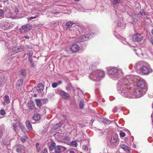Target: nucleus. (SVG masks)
Instances as JSON below:
<instances>
[{
    "label": "nucleus",
    "instance_id": "nucleus-1",
    "mask_svg": "<svg viewBox=\"0 0 153 153\" xmlns=\"http://www.w3.org/2000/svg\"><path fill=\"white\" fill-rule=\"evenodd\" d=\"M134 77L133 76L128 75L119 81L117 89L119 93L123 97L132 98H138L145 94L144 91H142L139 88L133 89L130 87L129 85L132 83L133 81H135L136 78H139L138 76H135L133 79Z\"/></svg>",
    "mask_w": 153,
    "mask_h": 153
},
{
    "label": "nucleus",
    "instance_id": "nucleus-2",
    "mask_svg": "<svg viewBox=\"0 0 153 153\" xmlns=\"http://www.w3.org/2000/svg\"><path fill=\"white\" fill-rule=\"evenodd\" d=\"M136 70L144 74H148L149 73V67L148 64L143 61H140L137 63L135 65Z\"/></svg>",
    "mask_w": 153,
    "mask_h": 153
},
{
    "label": "nucleus",
    "instance_id": "nucleus-3",
    "mask_svg": "<svg viewBox=\"0 0 153 153\" xmlns=\"http://www.w3.org/2000/svg\"><path fill=\"white\" fill-rule=\"evenodd\" d=\"M105 72L100 70H97L93 71L90 75V78L95 81H98L100 78L103 77L105 76Z\"/></svg>",
    "mask_w": 153,
    "mask_h": 153
},
{
    "label": "nucleus",
    "instance_id": "nucleus-4",
    "mask_svg": "<svg viewBox=\"0 0 153 153\" xmlns=\"http://www.w3.org/2000/svg\"><path fill=\"white\" fill-rule=\"evenodd\" d=\"M131 75L134 76L133 79H134L135 76H138L139 77V78H136V79H135V81L133 80L132 82V83L134 82H136L137 81V80L138 81L137 84V88H139L142 90L144 89L146 91L148 87L146 81L143 79H139L140 78L138 76Z\"/></svg>",
    "mask_w": 153,
    "mask_h": 153
},
{
    "label": "nucleus",
    "instance_id": "nucleus-5",
    "mask_svg": "<svg viewBox=\"0 0 153 153\" xmlns=\"http://www.w3.org/2000/svg\"><path fill=\"white\" fill-rule=\"evenodd\" d=\"M108 72L110 74L114 76V79L119 78L120 75L123 74V73L121 70H118L116 67L110 68Z\"/></svg>",
    "mask_w": 153,
    "mask_h": 153
},
{
    "label": "nucleus",
    "instance_id": "nucleus-6",
    "mask_svg": "<svg viewBox=\"0 0 153 153\" xmlns=\"http://www.w3.org/2000/svg\"><path fill=\"white\" fill-rule=\"evenodd\" d=\"M56 92L57 94L61 95L64 99L67 100L70 97V96L68 93L62 90L58 89L56 91Z\"/></svg>",
    "mask_w": 153,
    "mask_h": 153
},
{
    "label": "nucleus",
    "instance_id": "nucleus-7",
    "mask_svg": "<svg viewBox=\"0 0 153 153\" xmlns=\"http://www.w3.org/2000/svg\"><path fill=\"white\" fill-rule=\"evenodd\" d=\"M0 26L1 28L4 30L7 29L9 27V25L7 21L5 19H2L0 22Z\"/></svg>",
    "mask_w": 153,
    "mask_h": 153
},
{
    "label": "nucleus",
    "instance_id": "nucleus-8",
    "mask_svg": "<svg viewBox=\"0 0 153 153\" xmlns=\"http://www.w3.org/2000/svg\"><path fill=\"white\" fill-rule=\"evenodd\" d=\"M143 39V36L140 34L137 33L135 34L132 37V40L134 42H139Z\"/></svg>",
    "mask_w": 153,
    "mask_h": 153
},
{
    "label": "nucleus",
    "instance_id": "nucleus-9",
    "mask_svg": "<svg viewBox=\"0 0 153 153\" xmlns=\"http://www.w3.org/2000/svg\"><path fill=\"white\" fill-rule=\"evenodd\" d=\"M66 150V148L63 146L58 145L55 147V151L60 152L62 153Z\"/></svg>",
    "mask_w": 153,
    "mask_h": 153
},
{
    "label": "nucleus",
    "instance_id": "nucleus-10",
    "mask_svg": "<svg viewBox=\"0 0 153 153\" xmlns=\"http://www.w3.org/2000/svg\"><path fill=\"white\" fill-rule=\"evenodd\" d=\"M93 33L89 34H87L85 36H82L79 37L80 42H82L84 41L87 40L90 38H91L93 35Z\"/></svg>",
    "mask_w": 153,
    "mask_h": 153
},
{
    "label": "nucleus",
    "instance_id": "nucleus-11",
    "mask_svg": "<svg viewBox=\"0 0 153 153\" xmlns=\"http://www.w3.org/2000/svg\"><path fill=\"white\" fill-rule=\"evenodd\" d=\"M32 27V25L30 24H28L22 26L21 28V30H24L25 32H27Z\"/></svg>",
    "mask_w": 153,
    "mask_h": 153
},
{
    "label": "nucleus",
    "instance_id": "nucleus-12",
    "mask_svg": "<svg viewBox=\"0 0 153 153\" xmlns=\"http://www.w3.org/2000/svg\"><path fill=\"white\" fill-rule=\"evenodd\" d=\"M27 106L29 108L30 111L33 110L35 107L34 103L32 101H30L28 102L27 104Z\"/></svg>",
    "mask_w": 153,
    "mask_h": 153
},
{
    "label": "nucleus",
    "instance_id": "nucleus-13",
    "mask_svg": "<svg viewBox=\"0 0 153 153\" xmlns=\"http://www.w3.org/2000/svg\"><path fill=\"white\" fill-rule=\"evenodd\" d=\"M79 46L76 44L73 45L70 48V49L73 53L77 52L79 49Z\"/></svg>",
    "mask_w": 153,
    "mask_h": 153
},
{
    "label": "nucleus",
    "instance_id": "nucleus-14",
    "mask_svg": "<svg viewBox=\"0 0 153 153\" xmlns=\"http://www.w3.org/2000/svg\"><path fill=\"white\" fill-rule=\"evenodd\" d=\"M44 89V86L42 83L39 84L36 88V90L39 93H41Z\"/></svg>",
    "mask_w": 153,
    "mask_h": 153
},
{
    "label": "nucleus",
    "instance_id": "nucleus-15",
    "mask_svg": "<svg viewBox=\"0 0 153 153\" xmlns=\"http://www.w3.org/2000/svg\"><path fill=\"white\" fill-rule=\"evenodd\" d=\"M3 99L4 101L3 104L4 105L8 104L10 103L9 97L8 96L5 95L4 96Z\"/></svg>",
    "mask_w": 153,
    "mask_h": 153
},
{
    "label": "nucleus",
    "instance_id": "nucleus-16",
    "mask_svg": "<svg viewBox=\"0 0 153 153\" xmlns=\"http://www.w3.org/2000/svg\"><path fill=\"white\" fill-rule=\"evenodd\" d=\"M120 148L124 149L126 152L128 153L130 152V149L126 145L124 144H120Z\"/></svg>",
    "mask_w": 153,
    "mask_h": 153
},
{
    "label": "nucleus",
    "instance_id": "nucleus-17",
    "mask_svg": "<svg viewBox=\"0 0 153 153\" xmlns=\"http://www.w3.org/2000/svg\"><path fill=\"white\" fill-rule=\"evenodd\" d=\"M23 47L22 46H20L19 48H14L12 49V51L14 52L17 53L18 52H21L23 51Z\"/></svg>",
    "mask_w": 153,
    "mask_h": 153
},
{
    "label": "nucleus",
    "instance_id": "nucleus-18",
    "mask_svg": "<svg viewBox=\"0 0 153 153\" xmlns=\"http://www.w3.org/2000/svg\"><path fill=\"white\" fill-rule=\"evenodd\" d=\"M118 139V136L117 135L115 134L111 137V139L110 140V142L112 143H114L117 141Z\"/></svg>",
    "mask_w": 153,
    "mask_h": 153
},
{
    "label": "nucleus",
    "instance_id": "nucleus-19",
    "mask_svg": "<svg viewBox=\"0 0 153 153\" xmlns=\"http://www.w3.org/2000/svg\"><path fill=\"white\" fill-rule=\"evenodd\" d=\"M33 118L36 121H39L41 119V115L38 113L34 114L33 116Z\"/></svg>",
    "mask_w": 153,
    "mask_h": 153
},
{
    "label": "nucleus",
    "instance_id": "nucleus-20",
    "mask_svg": "<svg viewBox=\"0 0 153 153\" xmlns=\"http://www.w3.org/2000/svg\"><path fill=\"white\" fill-rule=\"evenodd\" d=\"M26 126L27 129L29 131H31L32 130V125L30 121L27 120L25 122Z\"/></svg>",
    "mask_w": 153,
    "mask_h": 153
},
{
    "label": "nucleus",
    "instance_id": "nucleus-21",
    "mask_svg": "<svg viewBox=\"0 0 153 153\" xmlns=\"http://www.w3.org/2000/svg\"><path fill=\"white\" fill-rule=\"evenodd\" d=\"M62 124L63 123L62 122H59V123H58L53 126V128L54 130L60 128V127L62 126Z\"/></svg>",
    "mask_w": 153,
    "mask_h": 153
},
{
    "label": "nucleus",
    "instance_id": "nucleus-22",
    "mask_svg": "<svg viewBox=\"0 0 153 153\" xmlns=\"http://www.w3.org/2000/svg\"><path fill=\"white\" fill-rule=\"evenodd\" d=\"M35 101L37 107H40L42 106V103L40 99H36L35 100Z\"/></svg>",
    "mask_w": 153,
    "mask_h": 153
},
{
    "label": "nucleus",
    "instance_id": "nucleus-23",
    "mask_svg": "<svg viewBox=\"0 0 153 153\" xmlns=\"http://www.w3.org/2000/svg\"><path fill=\"white\" fill-rule=\"evenodd\" d=\"M134 51L135 52L136 54L138 56L140 53H141L140 49L137 47L134 48Z\"/></svg>",
    "mask_w": 153,
    "mask_h": 153
},
{
    "label": "nucleus",
    "instance_id": "nucleus-24",
    "mask_svg": "<svg viewBox=\"0 0 153 153\" xmlns=\"http://www.w3.org/2000/svg\"><path fill=\"white\" fill-rule=\"evenodd\" d=\"M66 89L67 90H73L74 91V89L72 87V85L71 83H69L68 85V86L66 87Z\"/></svg>",
    "mask_w": 153,
    "mask_h": 153
},
{
    "label": "nucleus",
    "instance_id": "nucleus-25",
    "mask_svg": "<svg viewBox=\"0 0 153 153\" xmlns=\"http://www.w3.org/2000/svg\"><path fill=\"white\" fill-rule=\"evenodd\" d=\"M36 151L37 152H40L41 150V146H39V143H36Z\"/></svg>",
    "mask_w": 153,
    "mask_h": 153
},
{
    "label": "nucleus",
    "instance_id": "nucleus-26",
    "mask_svg": "<svg viewBox=\"0 0 153 153\" xmlns=\"http://www.w3.org/2000/svg\"><path fill=\"white\" fill-rule=\"evenodd\" d=\"M23 81V80L22 79H20L18 80L16 86L18 87L22 86V85Z\"/></svg>",
    "mask_w": 153,
    "mask_h": 153
},
{
    "label": "nucleus",
    "instance_id": "nucleus-27",
    "mask_svg": "<svg viewBox=\"0 0 153 153\" xmlns=\"http://www.w3.org/2000/svg\"><path fill=\"white\" fill-rule=\"evenodd\" d=\"M62 83V82L61 81H59L57 83H53L52 85V86L53 88H56L59 85H60Z\"/></svg>",
    "mask_w": 153,
    "mask_h": 153
},
{
    "label": "nucleus",
    "instance_id": "nucleus-28",
    "mask_svg": "<svg viewBox=\"0 0 153 153\" xmlns=\"http://www.w3.org/2000/svg\"><path fill=\"white\" fill-rule=\"evenodd\" d=\"M20 73L21 75L23 76H25L26 75V71L25 69H22L20 71Z\"/></svg>",
    "mask_w": 153,
    "mask_h": 153
},
{
    "label": "nucleus",
    "instance_id": "nucleus-29",
    "mask_svg": "<svg viewBox=\"0 0 153 153\" xmlns=\"http://www.w3.org/2000/svg\"><path fill=\"white\" fill-rule=\"evenodd\" d=\"M55 144L54 143H52L50 144L49 146V149L51 150H52L55 147Z\"/></svg>",
    "mask_w": 153,
    "mask_h": 153
},
{
    "label": "nucleus",
    "instance_id": "nucleus-30",
    "mask_svg": "<svg viewBox=\"0 0 153 153\" xmlns=\"http://www.w3.org/2000/svg\"><path fill=\"white\" fill-rule=\"evenodd\" d=\"M19 125L18 124L16 123V124H13V129L16 132H17L18 131V126Z\"/></svg>",
    "mask_w": 153,
    "mask_h": 153
},
{
    "label": "nucleus",
    "instance_id": "nucleus-31",
    "mask_svg": "<svg viewBox=\"0 0 153 153\" xmlns=\"http://www.w3.org/2000/svg\"><path fill=\"white\" fill-rule=\"evenodd\" d=\"M73 24L74 22L73 21H68L66 23V25L67 27L69 28Z\"/></svg>",
    "mask_w": 153,
    "mask_h": 153
},
{
    "label": "nucleus",
    "instance_id": "nucleus-32",
    "mask_svg": "<svg viewBox=\"0 0 153 153\" xmlns=\"http://www.w3.org/2000/svg\"><path fill=\"white\" fill-rule=\"evenodd\" d=\"M38 16H39V15H38V13H36L35 14V16L28 17L27 18L28 20V21H29V20H31V19H34L38 17Z\"/></svg>",
    "mask_w": 153,
    "mask_h": 153
},
{
    "label": "nucleus",
    "instance_id": "nucleus-33",
    "mask_svg": "<svg viewBox=\"0 0 153 153\" xmlns=\"http://www.w3.org/2000/svg\"><path fill=\"white\" fill-rule=\"evenodd\" d=\"M84 105V102L83 101H81L79 103V108L81 109H82L83 108V107Z\"/></svg>",
    "mask_w": 153,
    "mask_h": 153
},
{
    "label": "nucleus",
    "instance_id": "nucleus-34",
    "mask_svg": "<svg viewBox=\"0 0 153 153\" xmlns=\"http://www.w3.org/2000/svg\"><path fill=\"white\" fill-rule=\"evenodd\" d=\"M139 13L142 16H145L146 15V14L144 11L143 9H141Z\"/></svg>",
    "mask_w": 153,
    "mask_h": 153
},
{
    "label": "nucleus",
    "instance_id": "nucleus-35",
    "mask_svg": "<svg viewBox=\"0 0 153 153\" xmlns=\"http://www.w3.org/2000/svg\"><path fill=\"white\" fill-rule=\"evenodd\" d=\"M16 151L18 153H21L20 152H22V153H25V151L24 150L19 148H17L16 149Z\"/></svg>",
    "mask_w": 153,
    "mask_h": 153
},
{
    "label": "nucleus",
    "instance_id": "nucleus-36",
    "mask_svg": "<svg viewBox=\"0 0 153 153\" xmlns=\"http://www.w3.org/2000/svg\"><path fill=\"white\" fill-rule=\"evenodd\" d=\"M77 143L75 141H73L71 143V145L74 147L77 146Z\"/></svg>",
    "mask_w": 153,
    "mask_h": 153
},
{
    "label": "nucleus",
    "instance_id": "nucleus-37",
    "mask_svg": "<svg viewBox=\"0 0 153 153\" xmlns=\"http://www.w3.org/2000/svg\"><path fill=\"white\" fill-rule=\"evenodd\" d=\"M121 0H114L113 1V4L114 5L119 4Z\"/></svg>",
    "mask_w": 153,
    "mask_h": 153
},
{
    "label": "nucleus",
    "instance_id": "nucleus-38",
    "mask_svg": "<svg viewBox=\"0 0 153 153\" xmlns=\"http://www.w3.org/2000/svg\"><path fill=\"white\" fill-rule=\"evenodd\" d=\"M27 139V137L26 135H25L24 138H21V141L22 143H24Z\"/></svg>",
    "mask_w": 153,
    "mask_h": 153
},
{
    "label": "nucleus",
    "instance_id": "nucleus-39",
    "mask_svg": "<svg viewBox=\"0 0 153 153\" xmlns=\"http://www.w3.org/2000/svg\"><path fill=\"white\" fill-rule=\"evenodd\" d=\"M120 137H124L126 135L125 133H124V132H123L122 131H120Z\"/></svg>",
    "mask_w": 153,
    "mask_h": 153
},
{
    "label": "nucleus",
    "instance_id": "nucleus-40",
    "mask_svg": "<svg viewBox=\"0 0 153 153\" xmlns=\"http://www.w3.org/2000/svg\"><path fill=\"white\" fill-rule=\"evenodd\" d=\"M5 111L3 109H2L0 111V114L4 116L5 114Z\"/></svg>",
    "mask_w": 153,
    "mask_h": 153
},
{
    "label": "nucleus",
    "instance_id": "nucleus-41",
    "mask_svg": "<svg viewBox=\"0 0 153 153\" xmlns=\"http://www.w3.org/2000/svg\"><path fill=\"white\" fill-rule=\"evenodd\" d=\"M19 126V128L22 129V131L24 130L25 127L23 125H22V124L20 123Z\"/></svg>",
    "mask_w": 153,
    "mask_h": 153
},
{
    "label": "nucleus",
    "instance_id": "nucleus-42",
    "mask_svg": "<svg viewBox=\"0 0 153 153\" xmlns=\"http://www.w3.org/2000/svg\"><path fill=\"white\" fill-rule=\"evenodd\" d=\"M42 153H48V150L47 148H45L42 151Z\"/></svg>",
    "mask_w": 153,
    "mask_h": 153
},
{
    "label": "nucleus",
    "instance_id": "nucleus-43",
    "mask_svg": "<svg viewBox=\"0 0 153 153\" xmlns=\"http://www.w3.org/2000/svg\"><path fill=\"white\" fill-rule=\"evenodd\" d=\"M27 55L28 56V57H31L32 55V53L31 52L29 51V52L27 53Z\"/></svg>",
    "mask_w": 153,
    "mask_h": 153
},
{
    "label": "nucleus",
    "instance_id": "nucleus-44",
    "mask_svg": "<svg viewBox=\"0 0 153 153\" xmlns=\"http://www.w3.org/2000/svg\"><path fill=\"white\" fill-rule=\"evenodd\" d=\"M3 135L2 130L0 128V138L2 137Z\"/></svg>",
    "mask_w": 153,
    "mask_h": 153
},
{
    "label": "nucleus",
    "instance_id": "nucleus-45",
    "mask_svg": "<svg viewBox=\"0 0 153 153\" xmlns=\"http://www.w3.org/2000/svg\"><path fill=\"white\" fill-rule=\"evenodd\" d=\"M118 109V108L117 107H115L112 110L113 112H116Z\"/></svg>",
    "mask_w": 153,
    "mask_h": 153
},
{
    "label": "nucleus",
    "instance_id": "nucleus-46",
    "mask_svg": "<svg viewBox=\"0 0 153 153\" xmlns=\"http://www.w3.org/2000/svg\"><path fill=\"white\" fill-rule=\"evenodd\" d=\"M117 25L120 27H122L123 26V24L121 22H118L117 24Z\"/></svg>",
    "mask_w": 153,
    "mask_h": 153
},
{
    "label": "nucleus",
    "instance_id": "nucleus-47",
    "mask_svg": "<svg viewBox=\"0 0 153 153\" xmlns=\"http://www.w3.org/2000/svg\"><path fill=\"white\" fill-rule=\"evenodd\" d=\"M3 14H4V13H3V11L1 10H0V17L2 16H3Z\"/></svg>",
    "mask_w": 153,
    "mask_h": 153
},
{
    "label": "nucleus",
    "instance_id": "nucleus-48",
    "mask_svg": "<svg viewBox=\"0 0 153 153\" xmlns=\"http://www.w3.org/2000/svg\"><path fill=\"white\" fill-rule=\"evenodd\" d=\"M3 84V81L1 79H0V86H1Z\"/></svg>",
    "mask_w": 153,
    "mask_h": 153
},
{
    "label": "nucleus",
    "instance_id": "nucleus-49",
    "mask_svg": "<svg viewBox=\"0 0 153 153\" xmlns=\"http://www.w3.org/2000/svg\"><path fill=\"white\" fill-rule=\"evenodd\" d=\"M28 59L30 63H31L32 62H33L31 57H28Z\"/></svg>",
    "mask_w": 153,
    "mask_h": 153
},
{
    "label": "nucleus",
    "instance_id": "nucleus-50",
    "mask_svg": "<svg viewBox=\"0 0 153 153\" xmlns=\"http://www.w3.org/2000/svg\"><path fill=\"white\" fill-rule=\"evenodd\" d=\"M30 63V66L31 67H34V63L33 62H32L31 63Z\"/></svg>",
    "mask_w": 153,
    "mask_h": 153
},
{
    "label": "nucleus",
    "instance_id": "nucleus-51",
    "mask_svg": "<svg viewBox=\"0 0 153 153\" xmlns=\"http://www.w3.org/2000/svg\"><path fill=\"white\" fill-rule=\"evenodd\" d=\"M23 38L28 39H29L30 38V37L28 36H24Z\"/></svg>",
    "mask_w": 153,
    "mask_h": 153
},
{
    "label": "nucleus",
    "instance_id": "nucleus-52",
    "mask_svg": "<svg viewBox=\"0 0 153 153\" xmlns=\"http://www.w3.org/2000/svg\"><path fill=\"white\" fill-rule=\"evenodd\" d=\"M69 153H75L73 151H70L69 152Z\"/></svg>",
    "mask_w": 153,
    "mask_h": 153
},
{
    "label": "nucleus",
    "instance_id": "nucleus-53",
    "mask_svg": "<svg viewBox=\"0 0 153 153\" xmlns=\"http://www.w3.org/2000/svg\"><path fill=\"white\" fill-rule=\"evenodd\" d=\"M44 100L45 101H48V99L47 98H46L45 99H44Z\"/></svg>",
    "mask_w": 153,
    "mask_h": 153
},
{
    "label": "nucleus",
    "instance_id": "nucleus-54",
    "mask_svg": "<svg viewBox=\"0 0 153 153\" xmlns=\"http://www.w3.org/2000/svg\"><path fill=\"white\" fill-rule=\"evenodd\" d=\"M52 153H61L60 152H56V151H55L53 152Z\"/></svg>",
    "mask_w": 153,
    "mask_h": 153
},
{
    "label": "nucleus",
    "instance_id": "nucleus-55",
    "mask_svg": "<svg viewBox=\"0 0 153 153\" xmlns=\"http://www.w3.org/2000/svg\"><path fill=\"white\" fill-rule=\"evenodd\" d=\"M34 97H36V96H37L36 95V94H34Z\"/></svg>",
    "mask_w": 153,
    "mask_h": 153
},
{
    "label": "nucleus",
    "instance_id": "nucleus-56",
    "mask_svg": "<svg viewBox=\"0 0 153 153\" xmlns=\"http://www.w3.org/2000/svg\"><path fill=\"white\" fill-rule=\"evenodd\" d=\"M15 12H16V11L18 12V10L16 9H15Z\"/></svg>",
    "mask_w": 153,
    "mask_h": 153
},
{
    "label": "nucleus",
    "instance_id": "nucleus-57",
    "mask_svg": "<svg viewBox=\"0 0 153 153\" xmlns=\"http://www.w3.org/2000/svg\"><path fill=\"white\" fill-rule=\"evenodd\" d=\"M15 12H16V11L18 12V10L16 9H15Z\"/></svg>",
    "mask_w": 153,
    "mask_h": 153
},
{
    "label": "nucleus",
    "instance_id": "nucleus-58",
    "mask_svg": "<svg viewBox=\"0 0 153 153\" xmlns=\"http://www.w3.org/2000/svg\"><path fill=\"white\" fill-rule=\"evenodd\" d=\"M152 33L153 35V30H152Z\"/></svg>",
    "mask_w": 153,
    "mask_h": 153
},
{
    "label": "nucleus",
    "instance_id": "nucleus-59",
    "mask_svg": "<svg viewBox=\"0 0 153 153\" xmlns=\"http://www.w3.org/2000/svg\"><path fill=\"white\" fill-rule=\"evenodd\" d=\"M74 0L76 1H79V0Z\"/></svg>",
    "mask_w": 153,
    "mask_h": 153
},
{
    "label": "nucleus",
    "instance_id": "nucleus-60",
    "mask_svg": "<svg viewBox=\"0 0 153 153\" xmlns=\"http://www.w3.org/2000/svg\"><path fill=\"white\" fill-rule=\"evenodd\" d=\"M57 12H56L55 13V14H57Z\"/></svg>",
    "mask_w": 153,
    "mask_h": 153
},
{
    "label": "nucleus",
    "instance_id": "nucleus-61",
    "mask_svg": "<svg viewBox=\"0 0 153 153\" xmlns=\"http://www.w3.org/2000/svg\"><path fill=\"white\" fill-rule=\"evenodd\" d=\"M20 152L21 153H22V152Z\"/></svg>",
    "mask_w": 153,
    "mask_h": 153
},
{
    "label": "nucleus",
    "instance_id": "nucleus-62",
    "mask_svg": "<svg viewBox=\"0 0 153 153\" xmlns=\"http://www.w3.org/2000/svg\"><path fill=\"white\" fill-rule=\"evenodd\" d=\"M81 153H82V152H81Z\"/></svg>",
    "mask_w": 153,
    "mask_h": 153
}]
</instances>
